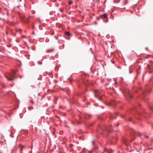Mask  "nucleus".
Instances as JSON below:
<instances>
[{
	"mask_svg": "<svg viewBox=\"0 0 153 153\" xmlns=\"http://www.w3.org/2000/svg\"><path fill=\"white\" fill-rule=\"evenodd\" d=\"M30 102H31L32 103H33V101H32V100H31L30 101Z\"/></svg>",
	"mask_w": 153,
	"mask_h": 153,
	"instance_id": "dca6fc26",
	"label": "nucleus"
},
{
	"mask_svg": "<svg viewBox=\"0 0 153 153\" xmlns=\"http://www.w3.org/2000/svg\"><path fill=\"white\" fill-rule=\"evenodd\" d=\"M150 63L152 64L153 63V62L152 61H150Z\"/></svg>",
	"mask_w": 153,
	"mask_h": 153,
	"instance_id": "f3484780",
	"label": "nucleus"
},
{
	"mask_svg": "<svg viewBox=\"0 0 153 153\" xmlns=\"http://www.w3.org/2000/svg\"><path fill=\"white\" fill-rule=\"evenodd\" d=\"M31 17H32V16H30L29 17V18H28V19H27L26 20H24V22H26V23H27L29 22L28 19H29L30 18H31Z\"/></svg>",
	"mask_w": 153,
	"mask_h": 153,
	"instance_id": "9b49d317",
	"label": "nucleus"
},
{
	"mask_svg": "<svg viewBox=\"0 0 153 153\" xmlns=\"http://www.w3.org/2000/svg\"><path fill=\"white\" fill-rule=\"evenodd\" d=\"M21 19H22L23 20H24V19L25 18V16L23 14H20L19 15Z\"/></svg>",
	"mask_w": 153,
	"mask_h": 153,
	"instance_id": "6e6552de",
	"label": "nucleus"
},
{
	"mask_svg": "<svg viewBox=\"0 0 153 153\" xmlns=\"http://www.w3.org/2000/svg\"><path fill=\"white\" fill-rule=\"evenodd\" d=\"M131 132V134H133L134 137L137 135V133L136 131H135L134 129H132Z\"/></svg>",
	"mask_w": 153,
	"mask_h": 153,
	"instance_id": "20e7f679",
	"label": "nucleus"
},
{
	"mask_svg": "<svg viewBox=\"0 0 153 153\" xmlns=\"http://www.w3.org/2000/svg\"><path fill=\"white\" fill-rule=\"evenodd\" d=\"M134 139H135V138H134L133 139H132V140H131V141H133L134 140Z\"/></svg>",
	"mask_w": 153,
	"mask_h": 153,
	"instance_id": "412c9836",
	"label": "nucleus"
},
{
	"mask_svg": "<svg viewBox=\"0 0 153 153\" xmlns=\"http://www.w3.org/2000/svg\"><path fill=\"white\" fill-rule=\"evenodd\" d=\"M108 153H111V152H110V153H108Z\"/></svg>",
	"mask_w": 153,
	"mask_h": 153,
	"instance_id": "c756f323",
	"label": "nucleus"
},
{
	"mask_svg": "<svg viewBox=\"0 0 153 153\" xmlns=\"http://www.w3.org/2000/svg\"><path fill=\"white\" fill-rule=\"evenodd\" d=\"M102 129L103 130V129H103V128H102Z\"/></svg>",
	"mask_w": 153,
	"mask_h": 153,
	"instance_id": "c85d7f7f",
	"label": "nucleus"
},
{
	"mask_svg": "<svg viewBox=\"0 0 153 153\" xmlns=\"http://www.w3.org/2000/svg\"><path fill=\"white\" fill-rule=\"evenodd\" d=\"M94 94L95 95L96 97H98V96H99V97H100V92L97 90V91L95 90L94 91ZM99 98H100V97H99ZM99 100H100V99Z\"/></svg>",
	"mask_w": 153,
	"mask_h": 153,
	"instance_id": "7ed1b4c3",
	"label": "nucleus"
},
{
	"mask_svg": "<svg viewBox=\"0 0 153 153\" xmlns=\"http://www.w3.org/2000/svg\"><path fill=\"white\" fill-rule=\"evenodd\" d=\"M64 90L66 91H68L69 90V89L68 88H66L64 89Z\"/></svg>",
	"mask_w": 153,
	"mask_h": 153,
	"instance_id": "ddd939ff",
	"label": "nucleus"
},
{
	"mask_svg": "<svg viewBox=\"0 0 153 153\" xmlns=\"http://www.w3.org/2000/svg\"><path fill=\"white\" fill-rule=\"evenodd\" d=\"M108 132H110V131H109V130H108Z\"/></svg>",
	"mask_w": 153,
	"mask_h": 153,
	"instance_id": "cd10ccee",
	"label": "nucleus"
},
{
	"mask_svg": "<svg viewBox=\"0 0 153 153\" xmlns=\"http://www.w3.org/2000/svg\"><path fill=\"white\" fill-rule=\"evenodd\" d=\"M101 18H107V16L106 15V14H104L102 15L101 16Z\"/></svg>",
	"mask_w": 153,
	"mask_h": 153,
	"instance_id": "1a4fd4ad",
	"label": "nucleus"
},
{
	"mask_svg": "<svg viewBox=\"0 0 153 153\" xmlns=\"http://www.w3.org/2000/svg\"><path fill=\"white\" fill-rule=\"evenodd\" d=\"M129 121H131V120H129Z\"/></svg>",
	"mask_w": 153,
	"mask_h": 153,
	"instance_id": "a878e982",
	"label": "nucleus"
},
{
	"mask_svg": "<svg viewBox=\"0 0 153 153\" xmlns=\"http://www.w3.org/2000/svg\"><path fill=\"white\" fill-rule=\"evenodd\" d=\"M151 109H152L153 110V108H151Z\"/></svg>",
	"mask_w": 153,
	"mask_h": 153,
	"instance_id": "b1692460",
	"label": "nucleus"
},
{
	"mask_svg": "<svg viewBox=\"0 0 153 153\" xmlns=\"http://www.w3.org/2000/svg\"><path fill=\"white\" fill-rule=\"evenodd\" d=\"M109 129H110L109 128L108 129V130H109ZM106 129H107V130H108V128H107H107H106Z\"/></svg>",
	"mask_w": 153,
	"mask_h": 153,
	"instance_id": "aec40b11",
	"label": "nucleus"
},
{
	"mask_svg": "<svg viewBox=\"0 0 153 153\" xmlns=\"http://www.w3.org/2000/svg\"><path fill=\"white\" fill-rule=\"evenodd\" d=\"M54 50L53 49H49L46 51V52L47 53H49L50 52H52Z\"/></svg>",
	"mask_w": 153,
	"mask_h": 153,
	"instance_id": "0eeeda50",
	"label": "nucleus"
},
{
	"mask_svg": "<svg viewBox=\"0 0 153 153\" xmlns=\"http://www.w3.org/2000/svg\"><path fill=\"white\" fill-rule=\"evenodd\" d=\"M147 68L149 69L150 70V71H148V72H149V73H150L153 72V70L151 69V67L149 65H148V66L147 67Z\"/></svg>",
	"mask_w": 153,
	"mask_h": 153,
	"instance_id": "39448f33",
	"label": "nucleus"
},
{
	"mask_svg": "<svg viewBox=\"0 0 153 153\" xmlns=\"http://www.w3.org/2000/svg\"><path fill=\"white\" fill-rule=\"evenodd\" d=\"M25 36H22V38H25Z\"/></svg>",
	"mask_w": 153,
	"mask_h": 153,
	"instance_id": "a211bd4d",
	"label": "nucleus"
},
{
	"mask_svg": "<svg viewBox=\"0 0 153 153\" xmlns=\"http://www.w3.org/2000/svg\"><path fill=\"white\" fill-rule=\"evenodd\" d=\"M56 1V0H54V1Z\"/></svg>",
	"mask_w": 153,
	"mask_h": 153,
	"instance_id": "393cba45",
	"label": "nucleus"
},
{
	"mask_svg": "<svg viewBox=\"0 0 153 153\" xmlns=\"http://www.w3.org/2000/svg\"><path fill=\"white\" fill-rule=\"evenodd\" d=\"M23 147H24L23 146H22L21 147V150L22 152V151Z\"/></svg>",
	"mask_w": 153,
	"mask_h": 153,
	"instance_id": "2eb2a0df",
	"label": "nucleus"
},
{
	"mask_svg": "<svg viewBox=\"0 0 153 153\" xmlns=\"http://www.w3.org/2000/svg\"><path fill=\"white\" fill-rule=\"evenodd\" d=\"M107 104L108 105H111L114 106L115 105V100H111L110 102H108Z\"/></svg>",
	"mask_w": 153,
	"mask_h": 153,
	"instance_id": "f03ea898",
	"label": "nucleus"
},
{
	"mask_svg": "<svg viewBox=\"0 0 153 153\" xmlns=\"http://www.w3.org/2000/svg\"><path fill=\"white\" fill-rule=\"evenodd\" d=\"M65 35L68 36H70L71 35V34H70V33L68 32H65Z\"/></svg>",
	"mask_w": 153,
	"mask_h": 153,
	"instance_id": "9d476101",
	"label": "nucleus"
},
{
	"mask_svg": "<svg viewBox=\"0 0 153 153\" xmlns=\"http://www.w3.org/2000/svg\"><path fill=\"white\" fill-rule=\"evenodd\" d=\"M146 137L147 138H148V137H149V136H146Z\"/></svg>",
	"mask_w": 153,
	"mask_h": 153,
	"instance_id": "5701e85b",
	"label": "nucleus"
},
{
	"mask_svg": "<svg viewBox=\"0 0 153 153\" xmlns=\"http://www.w3.org/2000/svg\"><path fill=\"white\" fill-rule=\"evenodd\" d=\"M55 134V133L54 132H53L52 133V134L53 135H54Z\"/></svg>",
	"mask_w": 153,
	"mask_h": 153,
	"instance_id": "6ab92c4d",
	"label": "nucleus"
},
{
	"mask_svg": "<svg viewBox=\"0 0 153 153\" xmlns=\"http://www.w3.org/2000/svg\"><path fill=\"white\" fill-rule=\"evenodd\" d=\"M127 94H128V95L129 96V97L131 98L132 97V96L131 95V94H130V91H128V92L127 91L126 92Z\"/></svg>",
	"mask_w": 153,
	"mask_h": 153,
	"instance_id": "423d86ee",
	"label": "nucleus"
},
{
	"mask_svg": "<svg viewBox=\"0 0 153 153\" xmlns=\"http://www.w3.org/2000/svg\"><path fill=\"white\" fill-rule=\"evenodd\" d=\"M127 140L126 139H124V142L125 143V144L126 145H127Z\"/></svg>",
	"mask_w": 153,
	"mask_h": 153,
	"instance_id": "f8f14e48",
	"label": "nucleus"
},
{
	"mask_svg": "<svg viewBox=\"0 0 153 153\" xmlns=\"http://www.w3.org/2000/svg\"><path fill=\"white\" fill-rule=\"evenodd\" d=\"M33 34H34V32H33Z\"/></svg>",
	"mask_w": 153,
	"mask_h": 153,
	"instance_id": "bb28decb",
	"label": "nucleus"
},
{
	"mask_svg": "<svg viewBox=\"0 0 153 153\" xmlns=\"http://www.w3.org/2000/svg\"><path fill=\"white\" fill-rule=\"evenodd\" d=\"M6 77L8 81H12L16 78V74L14 72H12L10 73H8L6 76Z\"/></svg>",
	"mask_w": 153,
	"mask_h": 153,
	"instance_id": "f257e3e1",
	"label": "nucleus"
},
{
	"mask_svg": "<svg viewBox=\"0 0 153 153\" xmlns=\"http://www.w3.org/2000/svg\"><path fill=\"white\" fill-rule=\"evenodd\" d=\"M68 3L70 5L72 3V2L71 1H69Z\"/></svg>",
	"mask_w": 153,
	"mask_h": 153,
	"instance_id": "4468645a",
	"label": "nucleus"
},
{
	"mask_svg": "<svg viewBox=\"0 0 153 153\" xmlns=\"http://www.w3.org/2000/svg\"><path fill=\"white\" fill-rule=\"evenodd\" d=\"M60 10V11L61 12H62L63 11V10Z\"/></svg>",
	"mask_w": 153,
	"mask_h": 153,
	"instance_id": "4be33fe9",
	"label": "nucleus"
}]
</instances>
